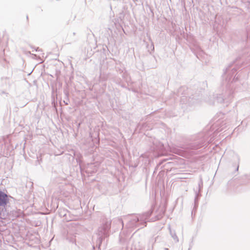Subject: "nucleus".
I'll return each mask as SVG.
<instances>
[{
  "mask_svg": "<svg viewBox=\"0 0 250 250\" xmlns=\"http://www.w3.org/2000/svg\"><path fill=\"white\" fill-rule=\"evenodd\" d=\"M147 47L148 48V51L150 53H151V51L154 50V46L153 43H151L149 48L148 47V45L147 46Z\"/></svg>",
  "mask_w": 250,
  "mask_h": 250,
  "instance_id": "11",
  "label": "nucleus"
},
{
  "mask_svg": "<svg viewBox=\"0 0 250 250\" xmlns=\"http://www.w3.org/2000/svg\"><path fill=\"white\" fill-rule=\"evenodd\" d=\"M166 208L164 207H159L156 211L157 214L155 216L154 218H152L150 219V221L154 222L158 220L161 219L165 214Z\"/></svg>",
  "mask_w": 250,
  "mask_h": 250,
  "instance_id": "6",
  "label": "nucleus"
},
{
  "mask_svg": "<svg viewBox=\"0 0 250 250\" xmlns=\"http://www.w3.org/2000/svg\"><path fill=\"white\" fill-rule=\"evenodd\" d=\"M247 41H248V42H250V32L248 33Z\"/></svg>",
  "mask_w": 250,
  "mask_h": 250,
  "instance_id": "13",
  "label": "nucleus"
},
{
  "mask_svg": "<svg viewBox=\"0 0 250 250\" xmlns=\"http://www.w3.org/2000/svg\"><path fill=\"white\" fill-rule=\"evenodd\" d=\"M203 186V181L202 179H200V182L198 183V187L196 189H194L195 193V197L194 199V206L193 208L192 213L196 209L198 205V198L201 196L200 191Z\"/></svg>",
  "mask_w": 250,
  "mask_h": 250,
  "instance_id": "4",
  "label": "nucleus"
},
{
  "mask_svg": "<svg viewBox=\"0 0 250 250\" xmlns=\"http://www.w3.org/2000/svg\"><path fill=\"white\" fill-rule=\"evenodd\" d=\"M230 66H229L224 70L223 75V78L225 80L223 82V93L219 94L216 97V100L218 103L229 102L233 98V91L231 86V83L233 81H236L238 80V77L235 78V75L236 69L233 68L231 69V72H229Z\"/></svg>",
  "mask_w": 250,
  "mask_h": 250,
  "instance_id": "1",
  "label": "nucleus"
},
{
  "mask_svg": "<svg viewBox=\"0 0 250 250\" xmlns=\"http://www.w3.org/2000/svg\"><path fill=\"white\" fill-rule=\"evenodd\" d=\"M169 229L170 231V234L171 236L172 237V238L175 240L176 243H177L179 242V239L176 234V232L175 231H172L170 228L169 227Z\"/></svg>",
  "mask_w": 250,
  "mask_h": 250,
  "instance_id": "10",
  "label": "nucleus"
},
{
  "mask_svg": "<svg viewBox=\"0 0 250 250\" xmlns=\"http://www.w3.org/2000/svg\"><path fill=\"white\" fill-rule=\"evenodd\" d=\"M238 168H239V165H238L237 167V168H236V170H238Z\"/></svg>",
  "mask_w": 250,
  "mask_h": 250,
  "instance_id": "16",
  "label": "nucleus"
},
{
  "mask_svg": "<svg viewBox=\"0 0 250 250\" xmlns=\"http://www.w3.org/2000/svg\"><path fill=\"white\" fill-rule=\"evenodd\" d=\"M4 43L0 41V58H2L5 54V48Z\"/></svg>",
  "mask_w": 250,
  "mask_h": 250,
  "instance_id": "9",
  "label": "nucleus"
},
{
  "mask_svg": "<svg viewBox=\"0 0 250 250\" xmlns=\"http://www.w3.org/2000/svg\"><path fill=\"white\" fill-rule=\"evenodd\" d=\"M118 221L120 223H121L123 226L124 225L123 221V220H122V219H118Z\"/></svg>",
  "mask_w": 250,
  "mask_h": 250,
  "instance_id": "14",
  "label": "nucleus"
},
{
  "mask_svg": "<svg viewBox=\"0 0 250 250\" xmlns=\"http://www.w3.org/2000/svg\"><path fill=\"white\" fill-rule=\"evenodd\" d=\"M197 98H199L200 99V100L201 101V98L199 97V96H198Z\"/></svg>",
  "mask_w": 250,
  "mask_h": 250,
  "instance_id": "18",
  "label": "nucleus"
},
{
  "mask_svg": "<svg viewBox=\"0 0 250 250\" xmlns=\"http://www.w3.org/2000/svg\"><path fill=\"white\" fill-rule=\"evenodd\" d=\"M165 250H168V249L166 248V249H165Z\"/></svg>",
  "mask_w": 250,
  "mask_h": 250,
  "instance_id": "22",
  "label": "nucleus"
},
{
  "mask_svg": "<svg viewBox=\"0 0 250 250\" xmlns=\"http://www.w3.org/2000/svg\"><path fill=\"white\" fill-rule=\"evenodd\" d=\"M93 249L94 250L95 249V247L93 246Z\"/></svg>",
  "mask_w": 250,
  "mask_h": 250,
  "instance_id": "20",
  "label": "nucleus"
},
{
  "mask_svg": "<svg viewBox=\"0 0 250 250\" xmlns=\"http://www.w3.org/2000/svg\"><path fill=\"white\" fill-rule=\"evenodd\" d=\"M28 16H27L26 17V20H28Z\"/></svg>",
  "mask_w": 250,
  "mask_h": 250,
  "instance_id": "17",
  "label": "nucleus"
},
{
  "mask_svg": "<svg viewBox=\"0 0 250 250\" xmlns=\"http://www.w3.org/2000/svg\"><path fill=\"white\" fill-rule=\"evenodd\" d=\"M234 157L237 160L238 163H239V161H240V157H239V155L237 154H234Z\"/></svg>",
  "mask_w": 250,
  "mask_h": 250,
  "instance_id": "12",
  "label": "nucleus"
},
{
  "mask_svg": "<svg viewBox=\"0 0 250 250\" xmlns=\"http://www.w3.org/2000/svg\"><path fill=\"white\" fill-rule=\"evenodd\" d=\"M214 20V24L213 25V28L216 29L217 31L219 29V26H224V22L221 23V20H222V17H212Z\"/></svg>",
  "mask_w": 250,
  "mask_h": 250,
  "instance_id": "8",
  "label": "nucleus"
},
{
  "mask_svg": "<svg viewBox=\"0 0 250 250\" xmlns=\"http://www.w3.org/2000/svg\"><path fill=\"white\" fill-rule=\"evenodd\" d=\"M156 238H155L154 239V242H155V241H156Z\"/></svg>",
  "mask_w": 250,
  "mask_h": 250,
  "instance_id": "21",
  "label": "nucleus"
},
{
  "mask_svg": "<svg viewBox=\"0 0 250 250\" xmlns=\"http://www.w3.org/2000/svg\"><path fill=\"white\" fill-rule=\"evenodd\" d=\"M111 227V222L106 221L104 224L98 228L97 231V240L96 247L99 249L103 240L109 235V232Z\"/></svg>",
  "mask_w": 250,
  "mask_h": 250,
  "instance_id": "2",
  "label": "nucleus"
},
{
  "mask_svg": "<svg viewBox=\"0 0 250 250\" xmlns=\"http://www.w3.org/2000/svg\"><path fill=\"white\" fill-rule=\"evenodd\" d=\"M152 211L149 210L142 214L132 216L129 222L131 227H139L140 225L146 226V221L150 216Z\"/></svg>",
  "mask_w": 250,
  "mask_h": 250,
  "instance_id": "3",
  "label": "nucleus"
},
{
  "mask_svg": "<svg viewBox=\"0 0 250 250\" xmlns=\"http://www.w3.org/2000/svg\"><path fill=\"white\" fill-rule=\"evenodd\" d=\"M73 35H75V34H75V32H74V33H73Z\"/></svg>",
  "mask_w": 250,
  "mask_h": 250,
  "instance_id": "19",
  "label": "nucleus"
},
{
  "mask_svg": "<svg viewBox=\"0 0 250 250\" xmlns=\"http://www.w3.org/2000/svg\"><path fill=\"white\" fill-rule=\"evenodd\" d=\"M205 140H202L199 142H195L190 144L187 147L188 148L191 149H197L204 146Z\"/></svg>",
  "mask_w": 250,
  "mask_h": 250,
  "instance_id": "7",
  "label": "nucleus"
},
{
  "mask_svg": "<svg viewBox=\"0 0 250 250\" xmlns=\"http://www.w3.org/2000/svg\"><path fill=\"white\" fill-rule=\"evenodd\" d=\"M1 95H2V94H7V93H6L4 91H2L1 93H0Z\"/></svg>",
  "mask_w": 250,
  "mask_h": 250,
  "instance_id": "15",
  "label": "nucleus"
},
{
  "mask_svg": "<svg viewBox=\"0 0 250 250\" xmlns=\"http://www.w3.org/2000/svg\"><path fill=\"white\" fill-rule=\"evenodd\" d=\"M185 99L187 100V98H185V96H183L181 102L183 104H187L184 101ZM201 103V100L199 98H197L196 95H193L192 97H189L188 100L187 104L189 105H193L194 104H198Z\"/></svg>",
  "mask_w": 250,
  "mask_h": 250,
  "instance_id": "5",
  "label": "nucleus"
}]
</instances>
